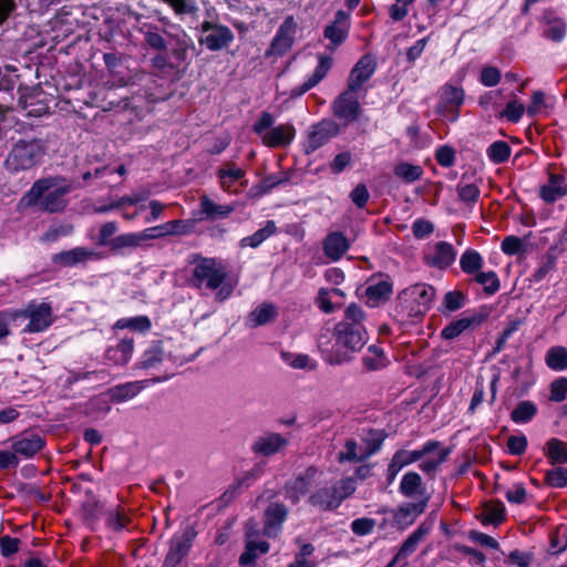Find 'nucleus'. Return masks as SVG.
<instances>
[{"label":"nucleus","mask_w":567,"mask_h":567,"mask_svg":"<svg viewBox=\"0 0 567 567\" xmlns=\"http://www.w3.org/2000/svg\"><path fill=\"white\" fill-rule=\"evenodd\" d=\"M364 318L363 310L354 303L346 309L344 319L338 322L333 330L338 350L330 357L331 363L348 361L354 352L363 348L368 339L363 326Z\"/></svg>","instance_id":"f257e3e1"},{"label":"nucleus","mask_w":567,"mask_h":567,"mask_svg":"<svg viewBox=\"0 0 567 567\" xmlns=\"http://www.w3.org/2000/svg\"><path fill=\"white\" fill-rule=\"evenodd\" d=\"M449 454L450 450L441 447L437 441H429L421 449L414 451L398 450L388 466V482L392 483L404 466L420 460H423L419 465L420 470L430 476H434L439 466L446 461Z\"/></svg>","instance_id":"f03ea898"},{"label":"nucleus","mask_w":567,"mask_h":567,"mask_svg":"<svg viewBox=\"0 0 567 567\" xmlns=\"http://www.w3.org/2000/svg\"><path fill=\"white\" fill-rule=\"evenodd\" d=\"M69 187L62 184L59 177H47L37 181L24 196L28 205H35L40 209L56 213L65 207L64 196Z\"/></svg>","instance_id":"7ed1b4c3"},{"label":"nucleus","mask_w":567,"mask_h":567,"mask_svg":"<svg viewBox=\"0 0 567 567\" xmlns=\"http://www.w3.org/2000/svg\"><path fill=\"white\" fill-rule=\"evenodd\" d=\"M355 480L344 477L331 486L326 485L315 489L309 494L307 502L320 512H333L355 492Z\"/></svg>","instance_id":"20e7f679"},{"label":"nucleus","mask_w":567,"mask_h":567,"mask_svg":"<svg viewBox=\"0 0 567 567\" xmlns=\"http://www.w3.org/2000/svg\"><path fill=\"white\" fill-rule=\"evenodd\" d=\"M45 154V145L41 140L17 141L6 158V167L11 172L28 171L41 163Z\"/></svg>","instance_id":"39448f33"},{"label":"nucleus","mask_w":567,"mask_h":567,"mask_svg":"<svg viewBox=\"0 0 567 567\" xmlns=\"http://www.w3.org/2000/svg\"><path fill=\"white\" fill-rule=\"evenodd\" d=\"M275 117L269 112H262L259 120L254 124V132L268 147H285L291 143L296 131L293 125L286 123L272 127Z\"/></svg>","instance_id":"423d86ee"},{"label":"nucleus","mask_w":567,"mask_h":567,"mask_svg":"<svg viewBox=\"0 0 567 567\" xmlns=\"http://www.w3.org/2000/svg\"><path fill=\"white\" fill-rule=\"evenodd\" d=\"M434 297L435 289L432 286L416 284L399 295V302L408 311L409 317H416L424 315L430 309Z\"/></svg>","instance_id":"0eeeda50"},{"label":"nucleus","mask_w":567,"mask_h":567,"mask_svg":"<svg viewBox=\"0 0 567 567\" xmlns=\"http://www.w3.org/2000/svg\"><path fill=\"white\" fill-rule=\"evenodd\" d=\"M193 276L197 287L203 284L210 290L217 289L227 277L226 268L213 258H203L195 266Z\"/></svg>","instance_id":"6e6552de"},{"label":"nucleus","mask_w":567,"mask_h":567,"mask_svg":"<svg viewBox=\"0 0 567 567\" xmlns=\"http://www.w3.org/2000/svg\"><path fill=\"white\" fill-rule=\"evenodd\" d=\"M322 472L317 466H309L303 472L297 474L292 480L285 484L284 491L286 498L292 504H298L310 488L317 483Z\"/></svg>","instance_id":"1a4fd4ad"},{"label":"nucleus","mask_w":567,"mask_h":567,"mask_svg":"<svg viewBox=\"0 0 567 567\" xmlns=\"http://www.w3.org/2000/svg\"><path fill=\"white\" fill-rule=\"evenodd\" d=\"M234 40L231 30L223 24L204 21L200 24L199 44L210 51H219L227 48Z\"/></svg>","instance_id":"9d476101"},{"label":"nucleus","mask_w":567,"mask_h":567,"mask_svg":"<svg viewBox=\"0 0 567 567\" xmlns=\"http://www.w3.org/2000/svg\"><path fill=\"white\" fill-rule=\"evenodd\" d=\"M196 536L197 532L193 526H187L181 535L174 536L163 567H179L183 559L188 555Z\"/></svg>","instance_id":"9b49d317"},{"label":"nucleus","mask_w":567,"mask_h":567,"mask_svg":"<svg viewBox=\"0 0 567 567\" xmlns=\"http://www.w3.org/2000/svg\"><path fill=\"white\" fill-rule=\"evenodd\" d=\"M22 316L29 319L25 332H42L54 321L52 307L48 302H30L23 310Z\"/></svg>","instance_id":"f8f14e48"},{"label":"nucleus","mask_w":567,"mask_h":567,"mask_svg":"<svg viewBox=\"0 0 567 567\" xmlns=\"http://www.w3.org/2000/svg\"><path fill=\"white\" fill-rule=\"evenodd\" d=\"M297 31V23L292 16L287 17L281 25L279 27L275 38L272 39L269 49L266 51L265 55L267 58L272 55H284L287 53L295 40V34Z\"/></svg>","instance_id":"ddd939ff"},{"label":"nucleus","mask_w":567,"mask_h":567,"mask_svg":"<svg viewBox=\"0 0 567 567\" xmlns=\"http://www.w3.org/2000/svg\"><path fill=\"white\" fill-rule=\"evenodd\" d=\"M357 91L347 87L332 103L333 115L346 124L358 120L361 106L355 96Z\"/></svg>","instance_id":"4468645a"},{"label":"nucleus","mask_w":567,"mask_h":567,"mask_svg":"<svg viewBox=\"0 0 567 567\" xmlns=\"http://www.w3.org/2000/svg\"><path fill=\"white\" fill-rule=\"evenodd\" d=\"M340 132L339 125L329 118H324L310 127L307 140V153L313 152L328 143Z\"/></svg>","instance_id":"2eb2a0df"},{"label":"nucleus","mask_w":567,"mask_h":567,"mask_svg":"<svg viewBox=\"0 0 567 567\" xmlns=\"http://www.w3.org/2000/svg\"><path fill=\"white\" fill-rule=\"evenodd\" d=\"M350 29L349 14L343 10L337 11L333 21L324 28V38L330 41L328 49L334 51L348 37Z\"/></svg>","instance_id":"dca6fc26"},{"label":"nucleus","mask_w":567,"mask_h":567,"mask_svg":"<svg viewBox=\"0 0 567 567\" xmlns=\"http://www.w3.org/2000/svg\"><path fill=\"white\" fill-rule=\"evenodd\" d=\"M375 68V59L370 54L363 55L350 72L348 87L358 92L362 84L372 76Z\"/></svg>","instance_id":"f3484780"},{"label":"nucleus","mask_w":567,"mask_h":567,"mask_svg":"<svg viewBox=\"0 0 567 567\" xmlns=\"http://www.w3.org/2000/svg\"><path fill=\"white\" fill-rule=\"evenodd\" d=\"M101 254L85 247H75L68 251H62L53 257L56 265L63 267H74L101 259Z\"/></svg>","instance_id":"a211bd4d"},{"label":"nucleus","mask_w":567,"mask_h":567,"mask_svg":"<svg viewBox=\"0 0 567 567\" xmlns=\"http://www.w3.org/2000/svg\"><path fill=\"white\" fill-rule=\"evenodd\" d=\"M288 515V508L282 503H270L264 514L262 535L274 537L280 530Z\"/></svg>","instance_id":"6ab92c4d"},{"label":"nucleus","mask_w":567,"mask_h":567,"mask_svg":"<svg viewBox=\"0 0 567 567\" xmlns=\"http://www.w3.org/2000/svg\"><path fill=\"white\" fill-rule=\"evenodd\" d=\"M11 446L14 453L20 454L25 458H30L44 446V441L38 434L27 433L21 436L13 437Z\"/></svg>","instance_id":"aec40b11"},{"label":"nucleus","mask_w":567,"mask_h":567,"mask_svg":"<svg viewBox=\"0 0 567 567\" xmlns=\"http://www.w3.org/2000/svg\"><path fill=\"white\" fill-rule=\"evenodd\" d=\"M456 252L453 246L445 241L435 244L433 250L426 255V262L440 269H445L455 260Z\"/></svg>","instance_id":"412c9836"},{"label":"nucleus","mask_w":567,"mask_h":567,"mask_svg":"<svg viewBox=\"0 0 567 567\" xmlns=\"http://www.w3.org/2000/svg\"><path fill=\"white\" fill-rule=\"evenodd\" d=\"M349 247V240L341 231H332L323 240L324 255L332 261L341 259Z\"/></svg>","instance_id":"4be33fe9"},{"label":"nucleus","mask_w":567,"mask_h":567,"mask_svg":"<svg viewBox=\"0 0 567 567\" xmlns=\"http://www.w3.org/2000/svg\"><path fill=\"white\" fill-rule=\"evenodd\" d=\"M400 492L409 498L423 499L430 497L423 484L422 477L416 472H408L403 475L400 483Z\"/></svg>","instance_id":"5701e85b"},{"label":"nucleus","mask_w":567,"mask_h":567,"mask_svg":"<svg viewBox=\"0 0 567 567\" xmlns=\"http://www.w3.org/2000/svg\"><path fill=\"white\" fill-rule=\"evenodd\" d=\"M430 497H423L415 503H405L399 507L394 517L400 525H411L422 513H424Z\"/></svg>","instance_id":"b1692460"},{"label":"nucleus","mask_w":567,"mask_h":567,"mask_svg":"<svg viewBox=\"0 0 567 567\" xmlns=\"http://www.w3.org/2000/svg\"><path fill=\"white\" fill-rule=\"evenodd\" d=\"M332 59L326 55L319 56V64L316 68L313 74L300 86L295 87L291 91L292 96H300L310 89L315 87L328 73L331 68Z\"/></svg>","instance_id":"393cba45"},{"label":"nucleus","mask_w":567,"mask_h":567,"mask_svg":"<svg viewBox=\"0 0 567 567\" xmlns=\"http://www.w3.org/2000/svg\"><path fill=\"white\" fill-rule=\"evenodd\" d=\"M332 59L326 55L319 56V64L316 68L313 74L300 86L295 87L291 91L292 96H300L310 89L315 87L328 73L331 68Z\"/></svg>","instance_id":"a878e982"},{"label":"nucleus","mask_w":567,"mask_h":567,"mask_svg":"<svg viewBox=\"0 0 567 567\" xmlns=\"http://www.w3.org/2000/svg\"><path fill=\"white\" fill-rule=\"evenodd\" d=\"M567 194L565 177L559 174H550L547 184L542 186L540 196L547 203H554Z\"/></svg>","instance_id":"bb28decb"},{"label":"nucleus","mask_w":567,"mask_h":567,"mask_svg":"<svg viewBox=\"0 0 567 567\" xmlns=\"http://www.w3.org/2000/svg\"><path fill=\"white\" fill-rule=\"evenodd\" d=\"M287 444V440L284 439L278 433H268L264 436H260L254 443L252 450L254 452L269 456L278 452Z\"/></svg>","instance_id":"cd10ccee"},{"label":"nucleus","mask_w":567,"mask_h":567,"mask_svg":"<svg viewBox=\"0 0 567 567\" xmlns=\"http://www.w3.org/2000/svg\"><path fill=\"white\" fill-rule=\"evenodd\" d=\"M477 517L484 525L493 524L497 526L505 520V506L501 501H489L483 505Z\"/></svg>","instance_id":"c85d7f7f"},{"label":"nucleus","mask_w":567,"mask_h":567,"mask_svg":"<svg viewBox=\"0 0 567 567\" xmlns=\"http://www.w3.org/2000/svg\"><path fill=\"white\" fill-rule=\"evenodd\" d=\"M392 293V285L386 280H379L378 282L370 284L365 289L368 303L371 307H377L386 301Z\"/></svg>","instance_id":"c756f323"},{"label":"nucleus","mask_w":567,"mask_h":567,"mask_svg":"<svg viewBox=\"0 0 567 567\" xmlns=\"http://www.w3.org/2000/svg\"><path fill=\"white\" fill-rule=\"evenodd\" d=\"M483 321V317L474 315L472 317L461 318L449 323L441 332L442 337L446 340L458 337L462 332L472 326H478Z\"/></svg>","instance_id":"7c9ffc66"},{"label":"nucleus","mask_w":567,"mask_h":567,"mask_svg":"<svg viewBox=\"0 0 567 567\" xmlns=\"http://www.w3.org/2000/svg\"><path fill=\"white\" fill-rule=\"evenodd\" d=\"M277 316V307L270 302H264L249 313L248 319L252 327H258L274 321Z\"/></svg>","instance_id":"2f4dec72"},{"label":"nucleus","mask_w":567,"mask_h":567,"mask_svg":"<svg viewBox=\"0 0 567 567\" xmlns=\"http://www.w3.org/2000/svg\"><path fill=\"white\" fill-rule=\"evenodd\" d=\"M545 455L551 465L567 463V443L555 437L550 439L546 443Z\"/></svg>","instance_id":"473e14b6"},{"label":"nucleus","mask_w":567,"mask_h":567,"mask_svg":"<svg viewBox=\"0 0 567 567\" xmlns=\"http://www.w3.org/2000/svg\"><path fill=\"white\" fill-rule=\"evenodd\" d=\"M133 353V341L124 339L120 341L115 347H110L106 350V357L109 360L116 364H125L131 359Z\"/></svg>","instance_id":"72a5a7b5"},{"label":"nucleus","mask_w":567,"mask_h":567,"mask_svg":"<svg viewBox=\"0 0 567 567\" xmlns=\"http://www.w3.org/2000/svg\"><path fill=\"white\" fill-rule=\"evenodd\" d=\"M220 186L224 190L230 192L231 185L245 176V171L237 167L235 163H227L217 172Z\"/></svg>","instance_id":"f704fd0d"},{"label":"nucleus","mask_w":567,"mask_h":567,"mask_svg":"<svg viewBox=\"0 0 567 567\" xmlns=\"http://www.w3.org/2000/svg\"><path fill=\"white\" fill-rule=\"evenodd\" d=\"M277 231V227L274 220H268L265 227L260 228L251 236H247L240 240L241 247H251L256 248L261 243H264L267 238L272 236Z\"/></svg>","instance_id":"c9c22d12"},{"label":"nucleus","mask_w":567,"mask_h":567,"mask_svg":"<svg viewBox=\"0 0 567 567\" xmlns=\"http://www.w3.org/2000/svg\"><path fill=\"white\" fill-rule=\"evenodd\" d=\"M546 364L554 371L567 369V349L561 346H555L548 349L545 358Z\"/></svg>","instance_id":"e433bc0d"},{"label":"nucleus","mask_w":567,"mask_h":567,"mask_svg":"<svg viewBox=\"0 0 567 567\" xmlns=\"http://www.w3.org/2000/svg\"><path fill=\"white\" fill-rule=\"evenodd\" d=\"M200 207L203 214L206 215L207 218L217 219L227 217L234 208L229 205H218L209 199L207 196L200 197Z\"/></svg>","instance_id":"4c0bfd02"},{"label":"nucleus","mask_w":567,"mask_h":567,"mask_svg":"<svg viewBox=\"0 0 567 567\" xmlns=\"http://www.w3.org/2000/svg\"><path fill=\"white\" fill-rule=\"evenodd\" d=\"M269 548L270 546L267 542L246 540L245 551L239 557L240 565L252 564L258 557V553L266 554L269 551Z\"/></svg>","instance_id":"58836bf2"},{"label":"nucleus","mask_w":567,"mask_h":567,"mask_svg":"<svg viewBox=\"0 0 567 567\" xmlns=\"http://www.w3.org/2000/svg\"><path fill=\"white\" fill-rule=\"evenodd\" d=\"M27 115L39 117L49 112V105L40 99V94H30L21 101Z\"/></svg>","instance_id":"ea45409f"},{"label":"nucleus","mask_w":567,"mask_h":567,"mask_svg":"<svg viewBox=\"0 0 567 567\" xmlns=\"http://www.w3.org/2000/svg\"><path fill=\"white\" fill-rule=\"evenodd\" d=\"M142 390L140 382H130L112 388L109 396L115 402H123L134 398Z\"/></svg>","instance_id":"a19ab883"},{"label":"nucleus","mask_w":567,"mask_h":567,"mask_svg":"<svg viewBox=\"0 0 567 567\" xmlns=\"http://www.w3.org/2000/svg\"><path fill=\"white\" fill-rule=\"evenodd\" d=\"M464 93L462 89L453 85H445L442 91V103L450 111L457 110L463 103Z\"/></svg>","instance_id":"79ce46f5"},{"label":"nucleus","mask_w":567,"mask_h":567,"mask_svg":"<svg viewBox=\"0 0 567 567\" xmlns=\"http://www.w3.org/2000/svg\"><path fill=\"white\" fill-rule=\"evenodd\" d=\"M429 533V528L424 525H420L402 544L398 555L400 557H406L412 554L417 544L423 540L424 536Z\"/></svg>","instance_id":"37998d69"},{"label":"nucleus","mask_w":567,"mask_h":567,"mask_svg":"<svg viewBox=\"0 0 567 567\" xmlns=\"http://www.w3.org/2000/svg\"><path fill=\"white\" fill-rule=\"evenodd\" d=\"M423 169L419 165L400 163L394 167V175L405 183H413L421 178Z\"/></svg>","instance_id":"c03bdc74"},{"label":"nucleus","mask_w":567,"mask_h":567,"mask_svg":"<svg viewBox=\"0 0 567 567\" xmlns=\"http://www.w3.org/2000/svg\"><path fill=\"white\" fill-rule=\"evenodd\" d=\"M460 266L465 274H475L482 268L483 258L477 251L467 249L460 258Z\"/></svg>","instance_id":"a18cd8bd"},{"label":"nucleus","mask_w":567,"mask_h":567,"mask_svg":"<svg viewBox=\"0 0 567 567\" xmlns=\"http://www.w3.org/2000/svg\"><path fill=\"white\" fill-rule=\"evenodd\" d=\"M537 412L536 405L530 401H523L512 411L511 417L516 423L530 421Z\"/></svg>","instance_id":"49530a36"},{"label":"nucleus","mask_w":567,"mask_h":567,"mask_svg":"<svg viewBox=\"0 0 567 567\" xmlns=\"http://www.w3.org/2000/svg\"><path fill=\"white\" fill-rule=\"evenodd\" d=\"M367 457H363V452L358 453V443L354 440H348L344 444V450L339 452L338 461L342 462H363Z\"/></svg>","instance_id":"de8ad7c7"},{"label":"nucleus","mask_w":567,"mask_h":567,"mask_svg":"<svg viewBox=\"0 0 567 567\" xmlns=\"http://www.w3.org/2000/svg\"><path fill=\"white\" fill-rule=\"evenodd\" d=\"M165 355L166 354L162 348V341H153L152 346L144 352V368H151L156 363L162 362Z\"/></svg>","instance_id":"09e8293b"},{"label":"nucleus","mask_w":567,"mask_h":567,"mask_svg":"<svg viewBox=\"0 0 567 567\" xmlns=\"http://www.w3.org/2000/svg\"><path fill=\"white\" fill-rule=\"evenodd\" d=\"M474 279L488 295H494L499 289V280L494 271L477 272Z\"/></svg>","instance_id":"8fccbe9b"},{"label":"nucleus","mask_w":567,"mask_h":567,"mask_svg":"<svg viewBox=\"0 0 567 567\" xmlns=\"http://www.w3.org/2000/svg\"><path fill=\"white\" fill-rule=\"evenodd\" d=\"M487 154L494 163H504L511 155V147L506 142L497 141L488 147Z\"/></svg>","instance_id":"3c124183"},{"label":"nucleus","mask_w":567,"mask_h":567,"mask_svg":"<svg viewBox=\"0 0 567 567\" xmlns=\"http://www.w3.org/2000/svg\"><path fill=\"white\" fill-rule=\"evenodd\" d=\"M177 220L168 221L166 224L144 229V240L161 238L176 231Z\"/></svg>","instance_id":"603ef678"},{"label":"nucleus","mask_w":567,"mask_h":567,"mask_svg":"<svg viewBox=\"0 0 567 567\" xmlns=\"http://www.w3.org/2000/svg\"><path fill=\"white\" fill-rule=\"evenodd\" d=\"M142 236L138 234H123L112 239L110 248L112 250H118L126 247H136L140 245Z\"/></svg>","instance_id":"864d4df0"},{"label":"nucleus","mask_w":567,"mask_h":567,"mask_svg":"<svg viewBox=\"0 0 567 567\" xmlns=\"http://www.w3.org/2000/svg\"><path fill=\"white\" fill-rule=\"evenodd\" d=\"M545 483L551 487H564L567 485V468L554 467L547 471Z\"/></svg>","instance_id":"5fc2aeb1"},{"label":"nucleus","mask_w":567,"mask_h":567,"mask_svg":"<svg viewBox=\"0 0 567 567\" xmlns=\"http://www.w3.org/2000/svg\"><path fill=\"white\" fill-rule=\"evenodd\" d=\"M458 198L466 204H474L480 197V189L475 184H458Z\"/></svg>","instance_id":"6e6d98bb"},{"label":"nucleus","mask_w":567,"mask_h":567,"mask_svg":"<svg viewBox=\"0 0 567 567\" xmlns=\"http://www.w3.org/2000/svg\"><path fill=\"white\" fill-rule=\"evenodd\" d=\"M465 303V296L463 292L454 290L445 293L443 305L449 311H456Z\"/></svg>","instance_id":"4d7b16f0"},{"label":"nucleus","mask_w":567,"mask_h":567,"mask_svg":"<svg viewBox=\"0 0 567 567\" xmlns=\"http://www.w3.org/2000/svg\"><path fill=\"white\" fill-rule=\"evenodd\" d=\"M114 173H117L120 176H123L126 173L124 165H118L117 167H112L110 165L96 168L95 172L92 174L91 172H86L83 175V179L87 181L92 177L94 178H104L107 175H112Z\"/></svg>","instance_id":"13d9d810"},{"label":"nucleus","mask_w":567,"mask_h":567,"mask_svg":"<svg viewBox=\"0 0 567 567\" xmlns=\"http://www.w3.org/2000/svg\"><path fill=\"white\" fill-rule=\"evenodd\" d=\"M567 398V379L559 378L550 384L549 399L554 402H561Z\"/></svg>","instance_id":"bf43d9fd"},{"label":"nucleus","mask_w":567,"mask_h":567,"mask_svg":"<svg viewBox=\"0 0 567 567\" xmlns=\"http://www.w3.org/2000/svg\"><path fill=\"white\" fill-rule=\"evenodd\" d=\"M566 31V24L560 19H554L548 22V28L545 31V35L554 41H560Z\"/></svg>","instance_id":"052dcab7"},{"label":"nucleus","mask_w":567,"mask_h":567,"mask_svg":"<svg viewBox=\"0 0 567 567\" xmlns=\"http://www.w3.org/2000/svg\"><path fill=\"white\" fill-rule=\"evenodd\" d=\"M525 112V106L517 101H511L507 103L505 110L502 112V116L508 121L516 123L520 120Z\"/></svg>","instance_id":"680f3d73"},{"label":"nucleus","mask_w":567,"mask_h":567,"mask_svg":"<svg viewBox=\"0 0 567 567\" xmlns=\"http://www.w3.org/2000/svg\"><path fill=\"white\" fill-rule=\"evenodd\" d=\"M350 198L358 208H363L370 198L367 186L358 184L350 193Z\"/></svg>","instance_id":"e2e57ef3"},{"label":"nucleus","mask_w":567,"mask_h":567,"mask_svg":"<svg viewBox=\"0 0 567 567\" xmlns=\"http://www.w3.org/2000/svg\"><path fill=\"white\" fill-rule=\"evenodd\" d=\"M383 441L384 435L382 433L371 432V437L365 441L363 457L369 458L377 453L381 449Z\"/></svg>","instance_id":"0e129e2a"},{"label":"nucleus","mask_w":567,"mask_h":567,"mask_svg":"<svg viewBox=\"0 0 567 567\" xmlns=\"http://www.w3.org/2000/svg\"><path fill=\"white\" fill-rule=\"evenodd\" d=\"M374 526V519L364 517L353 520L351 524V529L355 535L363 536L370 534Z\"/></svg>","instance_id":"69168bd1"},{"label":"nucleus","mask_w":567,"mask_h":567,"mask_svg":"<svg viewBox=\"0 0 567 567\" xmlns=\"http://www.w3.org/2000/svg\"><path fill=\"white\" fill-rule=\"evenodd\" d=\"M527 447L525 435H512L507 440V449L513 455H522Z\"/></svg>","instance_id":"338daca9"},{"label":"nucleus","mask_w":567,"mask_h":567,"mask_svg":"<svg viewBox=\"0 0 567 567\" xmlns=\"http://www.w3.org/2000/svg\"><path fill=\"white\" fill-rule=\"evenodd\" d=\"M435 159L444 167H450L454 164L455 151L450 146H442L435 153Z\"/></svg>","instance_id":"774afa93"}]
</instances>
